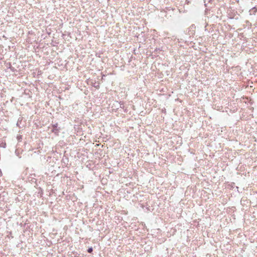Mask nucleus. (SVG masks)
<instances>
[{
	"mask_svg": "<svg viewBox=\"0 0 257 257\" xmlns=\"http://www.w3.org/2000/svg\"><path fill=\"white\" fill-rule=\"evenodd\" d=\"M21 137H19V136H17V141H20V139H21Z\"/></svg>",
	"mask_w": 257,
	"mask_h": 257,
	"instance_id": "f03ea898",
	"label": "nucleus"
},
{
	"mask_svg": "<svg viewBox=\"0 0 257 257\" xmlns=\"http://www.w3.org/2000/svg\"><path fill=\"white\" fill-rule=\"evenodd\" d=\"M92 251V247H90L88 249V252L90 253Z\"/></svg>",
	"mask_w": 257,
	"mask_h": 257,
	"instance_id": "f257e3e1",
	"label": "nucleus"
}]
</instances>
